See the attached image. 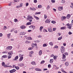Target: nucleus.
Instances as JSON below:
<instances>
[{"label": "nucleus", "mask_w": 73, "mask_h": 73, "mask_svg": "<svg viewBox=\"0 0 73 73\" xmlns=\"http://www.w3.org/2000/svg\"><path fill=\"white\" fill-rule=\"evenodd\" d=\"M23 56H24V54L21 55V54H19V57H20V58L19 60V61H21L23 60Z\"/></svg>", "instance_id": "nucleus-1"}, {"label": "nucleus", "mask_w": 73, "mask_h": 73, "mask_svg": "<svg viewBox=\"0 0 73 73\" xmlns=\"http://www.w3.org/2000/svg\"><path fill=\"white\" fill-rule=\"evenodd\" d=\"M60 50L61 51V53H64L65 52V48H64V47L62 46L60 49Z\"/></svg>", "instance_id": "nucleus-2"}, {"label": "nucleus", "mask_w": 73, "mask_h": 73, "mask_svg": "<svg viewBox=\"0 0 73 73\" xmlns=\"http://www.w3.org/2000/svg\"><path fill=\"white\" fill-rule=\"evenodd\" d=\"M12 49V46H9L6 47V49L7 50H11Z\"/></svg>", "instance_id": "nucleus-3"}, {"label": "nucleus", "mask_w": 73, "mask_h": 73, "mask_svg": "<svg viewBox=\"0 0 73 73\" xmlns=\"http://www.w3.org/2000/svg\"><path fill=\"white\" fill-rule=\"evenodd\" d=\"M26 19L27 20H29V19H33V18L32 16H27V18Z\"/></svg>", "instance_id": "nucleus-4"}, {"label": "nucleus", "mask_w": 73, "mask_h": 73, "mask_svg": "<svg viewBox=\"0 0 73 73\" xmlns=\"http://www.w3.org/2000/svg\"><path fill=\"white\" fill-rule=\"evenodd\" d=\"M45 23H50V20L47 19L45 21Z\"/></svg>", "instance_id": "nucleus-5"}, {"label": "nucleus", "mask_w": 73, "mask_h": 73, "mask_svg": "<svg viewBox=\"0 0 73 73\" xmlns=\"http://www.w3.org/2000/svg\"><path fill=\"white\" fill-rule=\"evenodd\" d=\"M16 70L15 69H13V70H10L9 72L11 73H14V72H16Z\"/></svg>", "instance_id": "nucleus-6"}, {"label": "nucleus", "mask_w": 73, "mask_h": 73, "mask_svg": "<svg viewBox=\"0 0 73 73\" xmlns=\"http://www.w3.org/2000/svg\"><path fill=\"white\" fill-rule=\"evenodd\" d=\"M70 16H71V15H70V14H68L67 15V16L66 17V18L67 19H70Z\"/></svg>", "instance_id": "nucleus-7"}, {"label": "nucleus", "mask_w": 73, "mask_h": 73, "mask_svg": "<svg viewBox=\"0 0 73 73\" xmlns=\"http://www.w3.org/2000/svg\"><path fill=\"white\" fill-rule=\"evenodd\" d=\"M58 11H61V10H63V8L62 7H59L58 8Z\"/></svg>", "instance_id": "nucleus-8"}, {"label": "nucleus", "mask_w": 73, "mask_h": 73, "mask_svg": "<svg viewBox=\"0 0 73 73\" xmlns=\"http://www.w3.org/2000/svg\"><path fill=\"white\" fill-rule=\"evenodd\" d=\"M20 28L21 29H25L26 28V27H25L24 25H22L20 27Z\"/></svg>", "instance_id": "nucleus-9"}, {"label": "nucleus", "mask_w": 73, "mask_h": 73, "mask_svg": "<svg viewBox=\"0 0 73 73\" xmlns=\"http://www.w3.org/2000/svg\"><path fill=\"white\" fill-rule=\"evenodd\" d=\"M13 54V51H10L8 52V54L9 55H12V54Z\"/></svg>", "instance_id": "nucleus-10"}, {"label": "nucleus", "mask_w": 73, "mask_h": 73, "mask_svg": "<svg viewBox=\"0 0 73 73\" xmlns=\"http://www.w3.org/2000/svg\"><path fill=\"white\" fill-rule=\"evenodd\" d=\"M26 39L27 40H32V38L30 37H27V38H26Z\"/></svg>", "instance_id": "nucleus-11"}, {"label": "nucleus", "mask_w": 73, "mask_h": 73, "mask_svg": "<svg viewBox=\"0 0 73 73\" xmlns=\"http://www.w3.org/2000/svg\"><path fill=\"white\" fill-rule=\"evenodd\" d=\"M13 68H16V69H17V70H19V69H20V68H19V67H18V66H15V65H13Z\"/></svg>", "instance_id": "nucleus-12"}, {"label": "nucleus", "mask_w": 73, "mask_h": 73, "mask_svg": "<svg viewBox=\"0 0 73 73\" xmlns=\"http://www.w3.org/2000/svg\"><path fill=\"white\" fill-rule=\"evenodd\" d=\"M18 66H24V64H18Z\"/></svg>", "instance_id": "nucleus-13"}, {"label": "nucleus", "mask_w": 73, "mask_h": 73, "mask_svg": "<svg viewBox=\"0 0 73 73\" xmlns=\"http://www.w3.org/2000/svg\"><path fill=\"white\" fill-rule=\"evenodd\" d=\"M30 9L31 11H36V9L35 8H30Z\"/></svg>", "instance_id": "nucleus-14"}, {"label": "nucleus", "mask_w": 73, "mask_h": 73, "mask_svg": "<svg viewBox=\"0 0 73 73\" xmlns=\"http://www.w3.org/2000/svg\"><path fill=\"white\" fill-rule=\"evenodd\" d=\"M44 28V27L41 26L40 27L39 29L40 32H42V29Z\"/></svg>", "instance_id": "nucleus-15"}, {"label": "nucleus", "mask_w": 73, "mask_h": 73, "mask_svg": "<svg viewBox=\"0 0 73 73\" xmlns=\"http://www.w3.org/2000/svg\"><path fill=\"white\" fill-rule=\"evenodd\" d=\"M38 54L39 56H41V55L42 54V50H40L39 51Z\"/></svg>", "instance_id": "nucleus-16"}, {"label": "nucleus", "mask_w": 73, "mask_h": 73, "mask_svg": "<svg viewBox=\"0 0 73 73\" xmlns=\"http://www.w3.org/2000/svg\"><path fill=\"white\" fill-rule=\"evenodd\" d=\"M35 70L36 71H41V69L38 68H36L35 69Z\"/></svg>", "instance_id": "nucleus-17"}, {"label": "nucleus", "mask_w": 73, "mask_h": 73, "mask_svg": "<svg viewBox=\"0 0 73 73\" xmlns=\"http://www.w3.org/2000/svg\"><path fill=\"white\" fill-rule=\"evenodd\" d=\"M34 17L35 18V19H36V20H39L40 19L39 18L35 15H34Z\"/></svg>", "instance_id": "nucleus-18"}, {"label": "nucleus", "mask_w": 73, "mask_h": 73, "mask_svg": "<svg viewBox=\"0 0 73 73\" xmlns=\"http://www.w3.org/2000/svg\"><path fill=\"white\" fill-rule=\"evenodd\" d=\"M48 31H49L50 32L52 31V28L51 27H50L49 28H48Z\"/></svg>", "instance_id": "nucleus-19"}, {"label": "nucleus", "mask_w": 73, "mask_h": 73, "mask_svg": "<svg viewBox=\"0 0 73 73\" xmlns=\"http://www.w3.org/2000/svg\"><path fill=\"white\" fill-rule=\"evenodd\" d=\"M31 64H32V65H36V63H35V62L34 61H32L31 62Z\"/></svg>", "instance_id": "nucleus-20"}, {"label": "nucleus", "mask_w": 73, "mask_h": 73, "mask_svg": "<svg viewBox=\"0 0 73 73\" xmlns=\"http://www.w3.org/2000/svg\"><path fill=\"white\" fill-rule=\"evenodd\" d=\"M65 58H66V56H65V55H64V54H63L62 57V59H65Z\"/></svg>", "instance_id": "nucleus-21"}, {"label": "nucleus", "mask_w": 73, "mask_h": 73, "mask_svg": "<svg viewBox=\"0 0 73 73\" xmlns=\"http://www.w3.org/2000/svg\"><path fill=\"white\" fill-rule=\"evenodd\" d=\"M68 29H71V28H72V25L71 24H70L69 26L68 27Z\"/></svg>", "instance_id": "nucleus-22"}, {"label": "nucleus", "mask_w": 73, "mask_h": 73, "mask_svg": "<svg viewBox=\"0 0 73 73\" xmlns=\"http://www.w3.org/2000/svg\"><path fill=\"white\" fill-rule=\"evenodd\" d=\"M53 62V59H50V64H52V63Z\"/></svg>", "instance_id": "nucleus-23"}, {"label": "nucleus", "mask_w": 73, "mask_h": 73, "mask_svg": "<svg viewBox=\"0 0 73 73\" xmlns=\"http://www.w3.org/2000/svg\"><path fill=\"white\" fill-rule=\"evenodd\" d=\"M65 65L66 66H68L69 65V62H66V63H65Z\"/></svg>", "instance_id": "nucleus-24"}, {"label": "nucleus", "mask_w": 73, "mask_h": 73, "mask_svg": "<svg viewBox=\"0 0 73 73\" xmlns=\"http://www.w3.org/2000/svg\"><path fill=\"white\" fill-rule=\"evenodd\" d=\"M31 42L29 41H28V40H26L25 41V44H29Z\"/></svg>", "instance_id": "nucleus-25"}, {"label": "nucleus", "mask_w": 73, "mask_h": 73, "mask_svg": "<svg viewBox=\"0 0 73 73\" xmlns=\"http://www.w3.org/2000/svg\"><path fill=\"white\" fill-rule=\"evenodd\" d=\"M60 29H66V27H64L61 28Z\"/></svg>", "instance_id": "nucleus-26"}, {"label": "nucleus", "mask_w": 73, "mask_h": 73, "mask_svg": "<svg viewBox=\"0 0 73 73\" xmlns=\"http://www.w3.org/2000/svg\"><path fill=\"white\" fill-rule=\"evenodd\" d=\"M18 58H19V56H17L15 58L14 60H17L18 59Z\"/></svg>", "instance_id": "nucleus-27"}, {"label": "nucleus", "mask_w": 73, "mask_h": 73, "mask_svg": "<svg viewBox=\"0 0 73 73\" xmlns=\"http://www.w3.org/2000/svg\"><path fill=\"white\" fill-rule=\"evenodd\" d=\"M57 56H54L53 57L54 59V60H56L57 59Z\"/></svg>", "instance_id": "nucleus-28"}, {"label": "nucleus", "mask_w": 73, "mask_h": 73, "mask_svg": "<svg viewBox=\"0 0 73 73\" xmlns=\"http://www.w3.org/2000/svg\"><path fill=\"white\" fill-rule=\"evenodd\" d=\"M61 3L62 4H64V3H65V0H62L61 1Z\"/></svg>", "instance_id": "nucleus-29"}, {"label": "nucleus", "mask_w": 73, "mask_h": 73, "mask_svg": "<svg viewBox=\"0 0 73 73\" xmlns=\"http://www.w3.org/2000/svg\"><path fill=\"white\" fill-rule=\"evenodd\" d=\"M62 36H60V37H59L58 38V40H61V39H62Z\"/></svg>", "instance_id": "nucleus-30"}, {"label": "nucleus", "mask_w": 73, "mask_h": 73, "mask_svg": "<svg viewBox=\"0 0 73 73\" xmlns=\"http://www.w3.org/2000/svg\"><path fill=\"white\" fill-rule=\"evenodd\" d=\"M50 8V6L49 5H48L47 7H46V9L47 10H48Z\"/></svg>", "instance_id": "nucleus-31"}, {"label": "nucleus", "mask_w": 73, "mask_h": 73, "mask_svg": "<svg viewBox=\"0 0 73 73\" xmlns=\"http://www.w3.org/2000/svg\"><path fill=\"white\" fill-rule=\"evenodd\" d=\"M27 25H31V22H28L26 24Z\"/></svg>", "instance_id": "nucleus-32"}, {"label": "nucleus", "mask_w": 73, "mask_h": 73, "mask_svg": "<svg viewBox=\"0 0 73 73\" xmlns=\"http://www.w3.org/2000/svg\"><path fill=\"white\" fill-rule=\"evenodd\" d=\"M11 57H12V55H9V56H8V59H9V58H11Z\"/></svg>", "instance_id": "nucleus-33"}, {"label": "nucleus", "mask_w": 73, "mask_h": 73, "mask_svg": "<svg viewBox=\"0 0 73 73\" xmlns=\"http://www.w3.org/2000/svg\"><path fill=\"white\" fill-rule=\"evenodd\" d=\"M8 56L7 55H3L2 56L3 58H7Z\"/></svg>", "instance_id": "nucleus-34"}, {"label": "nucleus", "mask_w": 73, "mask_h": 73, "mask_svg": "<svg viewBox=\"0 0 73 73\" xmlns=\"http://www.w3.org/2000/svg\"><path fill=\"white\" fill-rule=\"evenodd\" d=\"M47 46V45H46V43H45L43 44V47H45V46Z\"/></svg>", "instance_id": "nucleus-35"}, {"label": "nucleus", "mask_w": 73, "mask_h": 73, "mask_svg": "<svg viewBox=\"0 0 73 73\" xmlns=\"http://www.w3.org/2000/svg\"><path fill=\"white\" fill-rule=\"evenodd\" d=\"M41 13L40 12H38V13L36 12L35 13V15H39Z\"/></svg>", "instance_id": "nucleus-36"}, {"label": "nucleus", "mask_w": 73, "mask_h": 73, "mask_svg": "<svg viewBox=\"0 0 73 73\" xmlns=\"http://www.w3.org/2000/svg\"><path fill=\"white\" fill-rule=\"evenodd\" d=\"M71 5H70V7L71 8H73V3H71Z\"/></svg>", "instance_id": "nucleus-37"}, {"label": "nucleus", "mask_w": 73, "mask_h": 73, "mask_svg": "<svg viewBox=\"0 0 73 73\" xmlns=\"http://www.w3.org/2000/svg\"><path fill=\"white\" fill-rule=\"evenodd\" d=\"M53 42H50L49 43V45H51V46H53Z\"/></svg>", "instance_id": "nucleus-38"}, {"label": "nucleus", "mask_w": 73, "mask_h": 73, "mask_svg": "<svg viewBox=\"0 0 73 73\" xmlns=\"http://www.w3.org/2000/svg\"><path fill=\"white\" fill-rule=\"evenodd\" d=\"M23 4L22 3H21L20 4L19 7H23Z\"/></svg>", "instance_id": "nucleus-39"}, {"label": "nucleus", "mask_w": 73, "mask_h": 73, "mask_svg": "<svg viewBox=\"0 0 73 73\" xmlns=\"http://www.w3.org/2000/svg\"><path fill=\"white\" fill-rule=\"evenodd\" d=\"M38 8H42V5H39L38 6Z\"/></svg>", "instance_id": "nucleus-40"}, {"label": "nucleus", "mask_w": 73, "mask_h": 73, "mask_svg": "<svg viewBox=\"0 0 73 73\" xmlns=\"http://www.w3.org/2000/svg\"><path fill=\"white\" fill-rule=\"evenodd\" d=\"M14 21V22L16 23V22H17V21H18V20H17V19H15Z\"/></svg>", "instance_id": "nucleus-41"}, {"label": "nucleus", "mask_w": 73, "mask_h": 73, "mask_svg": "<svg viewBox=\"0 0 73 73\" xmlns=\"http://www.w3.org/2000/svg\"><path fill=\"white\" fill-rule=\"evenodd\" d=\"M33 53L34 52H33V51H31L29 53V54H33Z\"/></svg>", "instance_id": "nucleus-42"}, {"label": "nucleus", "mask_w": 73, "mask_h": 73, "mask_svg": "<svg viewBox=\"0 0 73 73\" xmlns=\"http://www.w3.org/2000/svg\"><path fill=\"white\" fill-rule=\"evenodd\" d=\"M48 70V69L47 68H43V71L44 72L45 70Z\"/></svg>", "instance_id": "nucleus-43"}, {"label": "nucleus", "mask_w": 73, "mask_h": 73, "mask_svg": "<svg viewBox=\"0 0 73 73\" xmlns=\"http://www.w3.org/2000/svg\"><path fill=\"white\" fill-rule=\"evenodd\" d=\"M3 29L4 30H6V29H7V27L4 26Z\"/></svg>", "instance_id": "nucleus-44"}, {"label": "nucleus", "mask_w": 73, "mask_h": 73, "mask_svg": "<svg viewBox=\"0 0 73 73\" xmlns=\"http://www.w3.org/2000/svg\"><path fill=\"white\" fill-rule=\"evenodd\" d=\"M29 5V3H27L26 4V7H28Z\"/></svg>", "instance_id": "nucleus-45"}, {"label": "nucleus", "mask_w": 73, "mask_h": 73, "mask_svg": "<svg viewBox=\"0 0 73 73\" xmlns=\"http://www.w3.org/2000/svg\"><path fill=\"white\" fill-rule=\"evenodd\" d=\"M44 18L45 19H46L47 18V16H46V15H44Z\"/></svg>", "instance_id": "nucleus-46"}, {"label": "nucleus", "mask_w": 73, "mask_h": 73, "mask_svg": "<svg viewBox=\"0 0 73 73\" xmlns=\"http://www.w3.org/2000/svg\"><path fill=\"white\" fill-rule=\"evenodd\" d=\"M11 5H12V2H10V3H9V4L8 5V6H11Z\"/></svg>", "instance_id": "nucleus-47"}, {"label": "nucleus", "mask_w": 73, "mask_h": 73, "mask_svg": "<svg viewBox=\"0 0 73 73\" xmlns=\"http://www.w3.org/2000/svg\"><path fill=\"white\" fill-rule=\"evenodd\" d=\"M61 70L62 72H65V71H64L62 68H61Z\"/></svg>", "instance_id": "nucleus-48"}, {"label": "nucleus", "mask_w": 73, "mask_h": 73, "mask_svg": "<svg viewBox=\"0 0 73 73\" xmlns=\"http://www.w3.org/2000/svg\"><path fill=\"white\" fill-rule=\"evenodd\" d=\"M44 62H45V61L44 60H42L40 64H44Z\"/></svg>", "instance_id": "nucleus-49"}, {"label": "nucleus", "mask_w": 73, "mask_h": 73, "mask_svg": "<svg viewBox=\"0 0 73 73\" xmlns=\"http://www.w3.org/2000/svg\"><path fill=\"white\" fill-rule=\"evenodd\" d=\"M33 48L32 47H30L29 48L28 50H32V49H33Z\"/></svg>", "instance_id": "nucleus-50"}, {"label": "nucleus", "mask_w": 73, "mask_h": 73, "mask_svg": "<svg viewBox=\"0 0 73 73\" xmlns=\"http://www.w3.org/2000/svg\"><path fill=\"white\" fill-rule=\"evenodd\" d=\"M31 46L32 47H33V48H35V45H34V43H33L31 45Z\"/></svg>", "instance_id": "nucleus-51"}, {"label": "nucleus", "mask_w": 73, "mask_h": 73, "mask_svg": "<svg viewBox=\"0 0 73 73\" xmlns=\"http://www.w3.org/2000/svg\"><path fill=\"white\" fill-rule=\"evenodd\" d=\"M51 23L53 24H55L56 23V22L54 21H52Z\"/></svg>", "instance_id": "nucleus-52"}, {"label": "nucleus", "mask_w": 73, "mask_h": 73, "mask_svg": "<svg viewBox=\"0 0 73 73\" xmlns=\"http://www.w3.org/2000/svg\"><path fill=\"white\" fill-rule=\"evenodd\" d=\"M5 65V63H4V62H3L2 63V66H4Z\"/></svg>", "instance_id": "nucleus-53"}, {"label": "nucleus", "mask_w": 73, "mask_h": 73, "mask_svg": "<svg viewBox=\"0 0 73 73\" xmlns=\"http://www.w3.org/2000/svg\"><path fill=\"white\" fill-rule=\"evenodd\" d=\"M72 33L70 31H69V32H68V35H72Z\"/></svg>", "instance_id": "nucleus-54"}, {"label": "nucleus", "mask_w": 73, "mask_h": 73, "mask_svg": "<svg viewBox=\"0 0 73 73\" xmlns=\"http://www.w3.org/2000/svg\"><path fill=\"white\" fill-rule=\"evenodd\" d=\"M35 28H36V27H35V26H33V27H32V28H33V30H34V29H35Z\"/></svg>", "instance_id": "nucleus-55"}, {"label": "nucleus", "mask_w": 73, "mask_h": 73, "mask_svg": "<svg viewBox=\"0 0 73 73\" xmlns=\"http://www.w3.org/2000/svg\"><path fill=\"white\" fill-rule=\"evenodd\" d=\"M51 2L52 3H55V1L54 0H51Z\"/></svg>", "instance_id": "nucleus-56"}, {"label": "nucleus", "mask_w": 73, "mask_h": 73, "mask_svg": "<svg viewBox=\"0 0 73 73\" xmlns=\"http://www.w3.org/2000/svg\"><path fill=\"white\" fill-rule=\"evenodd\" d=\"M62 17L63 18L64 20H65V19H66V17H65V16H63Z\"/></svg>", "instance_id": "nucleus-57"}, {"label": "nucleus", "mask_w": 73, "mask_h": 73, "mask_svg": "<svg viewBox=\"0 0 73 73\" xmlns=\"http://www.w3.org/2000/svg\"><path fill=\"white\" fill-rule=\"evenodd\" d=\"M56 28H53V31H56Z\"/></svg>", "instance_id": "nucleus-58"}, {"label": "nucleus", "mask_w": 73, "mask_h": 73, "mask_svg": "<svg viewBox=\"0 0 73 73\" xmlns=\"http://www.w3.org/2000/svg\"><path fill=\"white\" fill-rule=\"evenodd\" d=\"M16 8L18 9L19 8H20L19 6H17L16 7Z\"/></svg>", "instance_id": "nucleus-59"}, {"label": "nucleus", "mask_w": 73, "mask_h": 73, "mask_svg": "<svg viewBox=\"0 0 73 73\" xmlns=\"http://www.w3.org/2000/svg\"><path fill=\"white\" fill-rule=\"evenodd\" d=\"M4 67L5 68H6L8 67V66H7V65H5L4 66Z\"/></svg>", "instance_id": "nucleus-60"}, {"label": "nucleus", "mask_w": 73, "mask_h": 73, "mask_svg": "<svg viewBox=\"0 0 73 73\" xmlns=\"http://www.w3.org/2000/svg\"><path fill=\"white\" fill-rule=\"evenodd\" d=\"M3 36V34L0 33V37H2Z\"/></svg>", "instance_id": "nucleus-61"}, {"label": "nucleus", "mask_w": 73, "mask_h": 73, "mask_svg": "<svg viewBox=\"0 0 73 73\" xmlns=\"http://www.w3.org/2000/svg\"><path fill=\"white\" fill-rule=\"evenodd\" d=\"M48 68H49L50 67H51V65H50V64H49L48 65Z\"/></svg>", "instance_id": "nucleus-62"}, {"label": "nucleus", "mask_w": 73, "mask_h": 73, "mask_svg": "<svg viewBox=\"0 0 73 73\" xmlns=\"http://www.w3.org/2000/svg\"><path fill=\"white\" fill-rule=\"evenodd\" d=\"M26 33H27L26 32H23V35H25Z\"/></svg>", "instance_id": "nucleus-63"}, {"label": "nucleus", "mask_w": 73, "mask_h": 73, "mask_svg": "<svg viewBox=\"0 0 73 73\" xmlns=\"http://www.w3.org/2000/svg\"><path fill=\"white\" fill-rule=\"evenodd\" d=\"M34 2L35 3H37V1L36 0H34Z\"/></svg>", "instance_id": "nucleus-64"}]
</instances>
